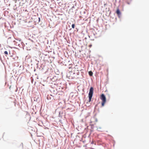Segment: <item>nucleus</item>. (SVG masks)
<instances>
[{
    "label": "nucleus",
    "instance_id": "nucleus-1",
    "mask_svg": "<svg viewBox=\"0 0 149 149\" xmlns=\"http://www.w3.org/2000/svg\"><path fill=\"white\" fill-rule=\"evenodd\" d=\"M93 87H91L90 88L89 92L88 94L89 102H90L91 100L93 94Z\"/></svg>",
    "mask_w": 149,
    "mask_h": 149
},
{
    "label": "nucleus",
    "instance_id": "nucleus-2",
    "mask_svg": "<svg viewBox=\"0 0 149 149\" xmlns=\"http://www.w3.org/2000/svg\"><path fill=\"white\" fill-rule=\"evenodd\" d=\"M100 99L102 101V107H103L106 101V97L103 94H102L101 95L100 97Z\"/></svg>",
    "mask_w": 149,
    "mask_h": 149
},
{
    "label": "nucleus",
    "instance_id": "nucleus-3",
    "mask_svg": "<svg viewBox=\"0 0 149 149\" xmlns=\"http://www.w3.org/2000/svg\"><path fill=\"white\" fill-rule=\"evenodd\" d=\"M75 73L70 72L68 73L67 76L69 79H73L75 77Z\"/></svg>",
    "mask_w": 149,
    "mask_h": 149
},
{
    "label": "nucleus",
    "instance_id": "nucleus-4",
    "mask_svg": "<svg viewBox=\"0 0 149 149\" xmlns=\"http://www.w3.org/2000/svg\"><path fill=\"white\" fill-rule=\"evenodd\" d=\"M116 13L118 16H119L120 15V12L118 9L116 11Z\"/></svg>",
    "mask_w": 149,
    "mask_h": 149
},
{
    "label": "nucleus",
    "instance_id": "nucleus-5",
    "mask_svg": "<svg viewBox=\"0 0 149 149\" xmlns=\"http://www.w3.org/2000/svg\"><path fill=\"white\" fill-rule=\"evenodd\" d=\"M88 73L90 76H92L93 75V73L92 71H89Z\"/></svg>",
    "mask_w": 149,
    "mask_h": 149
},
{
    "label": "nucleus",
    "instance_id": "nucleus-6",
    "mask_svg": "<svg viewBox=\"0 0 149 149\" xmlns=\"http://www.w3.org/2000/svg\"><path fill=\"white\" fill-rule=\"evenodd\" d=\"M72 28L73 29H74L75 27V25L74 24H73L72 25Z\"/></svg>",
    "mask_w": 149,
    "mask_h": 149
},
{
    "label": "nucleus",
    "instance_id": "nucleus-7",
    "mask_svg": "<svg viewBox=\"0 0 149 149\" xmlns=\"http://www.w3.org/2000/svg\"><path fill=\"white\" fill-rule=\"evenodd\" d=\"M4 53L6 54H8V52H7V51H5L4 52Z\"/></svg>",
    "mask_w": 149,
    "mask_h": 149
},
{
    "label": "nucleus",
    "instance_id": "nucleus-8",
    "mask_svg": "<svg viewBox=\"0 0 149 149\" xmlns=\"http://www.w3.org/2000/svg\"><path fill=\"white\" fill-rule=\"evenodd\" d=\"M49 96H48L47 97V98L48 99H49Z\"/></svg>",
    "mask_w": 149,
    "mask_h": 149
},
{
    "label": "nucleus",
    "instance_id": "nucleus-9",
    "mask_svg": "<svg viewBox=\"0 0 149 149\" xmlns=\"http://www.w3.org/2000/svg\"><path fill=\"white\" fill-rule=\"evenodd\" d=\"M39 20H40V18H39Z\"/></svg>",
    "mask_w": 149,
    "mask_h": 149
}]
</instances>
